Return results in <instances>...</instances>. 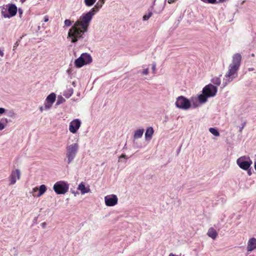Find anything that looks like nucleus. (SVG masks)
I'll return each instance as SVG.
<instances>
[{"label": "nucleus", "mask_w": 256, "mask_h": 256, "mask_svg": "<svg viewBox=\"0 0 256 256\" xmlns=\"http://www.w3.org/2000/svg\"><path fill=\"white\" fill-rule=\"evenodd\" d=\"M94 14L90 10L82 14L70 29L68 38L72 43H76L79 39L84 38V33L87 32L92 17Z\"/></svg>", "instance_id": "obj_1"}, {"label": "nucleus", "mask_w": 256, "mask_h": 256, "mask_svg": "<svg viewBox=\"0 0 256 256\" xmlns=\"http://www.w3.org/2000/svg\"><path fill=\"white\" fill-rule=\"evenodd\" d=\"M241 60L242 56L240 54L236 53L232 56V62L229 65L228 71L223 79V87L227 86L238 76V70L240 66Z\"/></svg>", "instance_id": "obj_2"}, {"label": "nucleus", "mask_w": 256, "mask_h": 256, "mask_svg": "<svg viewBox=\"0 0 256 256\" xmlns=\"http://www.w3.org/2000/svg\"><path fill=\"white\" fill-rule=\"evenodd\" d=\"M217 90V88L212 84L205 86L202 90V94L198 95V96L200 103H205L207 101L208 98L215 96Z\"/></svg>", "instance_id": "obj_3"}, {"label": "nucleus", "mask_w": 256, "mask_h": 256, "mask_svg": "<svg viewBox=\"0 0 256 256\" xmlns=\"http://www.w3.org/2000/svg\"><path fill=\"white\" fill-rule=\"evenodd\" d=\"M79 149L77 143H73L66 146V158L64 161L67 164H70L75 158Z\"/></svg>", "instance_id": "obj_4"}, {"label": "nucleus", "mask_w": 256, "mask_h": 256, "mask_svg": "<svg viewBox=\"0 0 256 256\" xmlns=\"http://www.w3.org/2000/svg\"><path fill=\"white\" fill-rule=\"evenodd\" d=\"M92 62V58L90 54L83 53L77 59L75 60L74 63L76 66L80 68L83 66L89 64Z\"/></svg>", "instance_id": "obj_5"}, {"label": "nucleus", "mask_w": 256, "mask_h": 256, "mask_svg": "<svg viewBox=\"0 0 256 256\" xmlns=\"http://www.w3.org/2000/svg\"><path fill=\"white\" fill-rule=\"evenodd\" d=\"M252 160L248 156H242L236 160V164L243 170H248L252 164Z\"/></svg>", "instance_id": "obj_6"}, {"label": "nucleus", "mask_w": 256, "mask_h": 256, "mask_svg": "<svg viewBox=\"0 0 256 256\" xmlns=\"http://www.w3.org/2000/svg\"><path fill=\"white\" fill-rule=\"evenodd\" d=\"M175 105L176 108L187 110L191 107L190 101L184 96H180L176 98Z\"/></svg>", "instance_id": "obj_7"}, {"label": "nucleus", "mask_w": 256, "mask_h": 256, "mask_svg": "<svg viewBox=\"0 0 256 256\" xmlns=\"http://www.w3.org/2000/svg\"><path fill=\"white\" fill-rule=\"evenodd\" d=\"M53 188L57 194H64L68 190V185L64 181H59L54 184Z\"/></svg>", "instance_id": "obj_8"}, {"label": "nucleus", "mask_w": 256, "mask_h": 256, "mask_svg": "<svg viewBox=\"0 0 256 256\" xmlns=\"http://www.w3.org/2000/svg\"><path fill=\"white\" fill-rule=\"evenodd\" d=\"M18 8L14 4H10L8 6V13L6 10H2L1 14L3 17L4 18H10L16 14Z\"/></svg>", "instance_id": "obj_9"}, {"label": "nucleus", "mask_w": 256, "mask_h": 256, "mask_svg": "<svg viewBox=\"0 0 256 256\" xmlns=\"http://www.w3.org/2000/svg\"><path fill=\"white\" fill-rule=\"evenodd\" d=\"M118 198L115 194H110L104 196V202L106 206H112L118 204Z\"/></svg>", "instance_id": "obj_10"}, {"label": "nucleus", "mask_w": 256, "mask_h": 256, "mask_svg": "<svg viewBox=\"0 0 256 256\" xmlns=\"http://www.w3.org/2000/svg\"><path fill=\"white\" fill-rule=\"evenodd\" d=\"M81 122L78 119H74L72 120L69 126V130L70 132L72 134H75L77 132L80 126Z\"/></svg>", "instance_id": "obj_11"}, {"label": "nucleus", "mask_w": 256, "mask_h": 256, "mask_svg": "<svg viewBox=\"0 0 256 256\" xmlns=\"http://www.w3.org/2000/svg\"><path fill=\"white\" fill-rule=\"evenodd\" d=\"M20 170L16 169L12 170L9 178L10 184L13 185L16 184L17 180H20Z\"/></svg>", "instance_id": "obj_12"}, {"label": "nucleus", "mask_w": 256, "mask_h": 256, "mask_svg": "<svg viewBox=\"0 0 256 256\" xmlns=\"http://www.w3.org/2000/svg\"><path fill=\"white\" fill-rule=\"evenodd\" d=\"M247 251L251 252L256 250V238H252L249 239L247 244Z\"/></svg>", "instance_id": "obj_13"}, {"label": "nucleus", "mask_w": 256, "mask_h": 256, "mask_svg": "<svg viewBox=\"0 0 256 256\" xmlns=\"http://www.w3.org/2000/svg\"><path fill=\"white\" fill-rule=\"evenodd\" d=\"M104 0H99L94 6L90 10L95 14L102 7V5L104 3Z\"/></svg>", "instance_id": "obj_14"}, {"label": "nucleus", "mask_w": 256, "mask_h": 256, "mask_svg": "<svg viewBox=\"0 0 256 256\" xmlns=\"http://www.w3.org/2000/svg\"><path fill=\"white\" fill-rule=\"evenodd\" d=\"M154 132V130L152 126L148 127L145 132V140H150L152 138V135Z\"/></svg>", "instance_id": "obj_15"}, {"label": "nucleus", "mask_w": 256, "mask_h": 256, "mask_svg": "<svg viewBox=\"0 0 256 256\" xmlns=\"http://www.w3.org/2000/svg\"><path fill=\"white\" fill-rule=\"evenodd\" d=\"M38 190V193L37 194V196L39 197L42 196L46 192V188L44 184H42L40 186V188H34L32 190V192H36Z\"/></svg>", "instance_id": "obj_16"}, {"label": "nucleus", "mask_w": 256, "mask_h": 256, "mask_svg": "<svg viewBox=\"0 0 256 256\" xmlns=\"http://www.w3.org/2000/svg\"><path fill=\"white\" fill-rule=\"evenodd\" d=\"M78 189L80 191L82 194L90 192V190L89 188H86L83 182H81L78 186Z\"/></svg>", "instance_id": "obj_17"}, {"label": "nucleus", "mask_w": 256, "mask_h": 256, "mask_svg": "<svg viewBox=\"0 0 256 256\" xmlns=\"http://www.w3.org/2000/svg\"><path fill=\"white\" fill-rule=\"evenodd\" d=\"M144 131V130L143 128H138L134 130V139L136 140L142 138Z\"/></svg>", "instance_id": "obj_18"}, {"label": "nucleus", "mask_w": 256, "mask_h": 256, "mask_svg": "<svg viewBox=\"0 0 256 256\" xmlns=\"http://www.w3.org/2000/svg\"><path fill=\"white\" fill-rule=\"evenodd\" d=\"M207 235L212 239L215 240L218 236V233L212 227L208 229Z\"/></svg>", "instance_id": "obj_19"}, {"label": "nucleus", "mask_w": 256, "mask_h": 256, "mask_svg": "<svg viewBox=\"0 0 256 256\" xmlns=\"http://www.w3.org/2000/svg\"><path fill=\"white\" fill-rule=\"evenodd\" d=\"M197 100H198V97L196 98V96H192L189 100L191 106L193 108H196L200 106V104H201L199 102H196Z\"/></svg>", "instance_id": "obj_20"}, {"label": "nucleus", "mask_w": 256, "mask_h": 256, "mask_svg": "<svg viewBox=\"0 0 256 256\" xmlns=\"http://www.w3.org/2000/svg\"><path fill=\"white\" fill-rule=\"evenodd\" d=\"M56 98V94L54 93H52L47 96L46 101L50 103L51 104H53V103L55 102Z\"/></svg>", "instance_id": "obj_21"}, {"label": "nucleus", "mask_w": 256, "mask_h": 256, "mask_svg": "<svg viewBox=\"0 0 256 256\" xmlns=\"http://www.w3.org/2000/svg\"><path fill=\"white\" fill-rule=\"evenodd\" d=\"M210 132L213 135L216 136H220V133L218 130L214 128H209Z\"/></svg>", "instance_id": "obj_22"}, {"label": "nucleus", "mask_w": 256, "mask_h": 256, "mask_svg": "<svg viewBox=\"0 0 256 256\" xmlns=\"http://www.w3.org/2000/svg\"><path fill=\"white\" fill-rule=\"evenodd\" d=\"M96 0H84L85 4L88 7H90L94 4Z\"/></svg>", "instance_id": "obj_23"}, {"label": "nucleus", "mask_w": 256, "mask_h": 256, "mask_svg": "<svg viewBox=\"0 0 256 256\" xmlns=\"http://www.w3.org/2000/svg\"><path fill=\"white\" fill-rule=\"evenodd\" d=\"M212 82L217 86H219L220 84V78L215 77L212 79Z\"/></svg>", "instance_id": "obj_24"}, {"label": "nucleus", "mask_w": 256, "mask_h": 256, "mask_svg": "<svg viewBox=\"0 0 256 256\" xmlns=\"http://www.w3.org/2000/svg\"><path fill=\"white\" fill-rule=\"evenodd\" d=\"M152 13L151 11L149 12L148 14H144L143 17L142 19L143 20H148L152 16Z\"/></svg>", "instance_id": "obj_25"}, {"label": "nucleus", "mask_w": 256, "mask_h": 256, "mask_svg": "<svg viewBox=\"0 0 256 256\" xmlns=\"http://www.w3.org/2000/svg\"><path fill=\"white\" fill-rule=\"evenodd\" d=\"M164 8V6L163 4H161L160 6L158 8H156L154 10V12L156 13H160Z\"/></svg>", "instance_id": "obj_26"}, {"label": "nucleus", "mask_w": 256, "mask_h": 256, "mask_svg": "<svg viewBox=\"0 0 256 256\" xmlns=\"http://www.w3.org/2000/svg\"><path fill=\"white\" fill-rule=\"evenodd\" d=\"M52 104H51L50 103L46 102H46L44 103V110H49L52 107Z\"/></svg>", "instance_id": "obj_27"}, {"label": "nucleus", "mask_w": 256, "mask_h": 256, "mask_svg": "<svg viewBox=\"0 0 256 256\" xmlns=\"http://www.w3.org/2000/svg\"><path fill=\"white\" fill-rule=\"evenodd\" d=\"M72 94H73L72 89H70L68 90V94H64V96H65L66 97L68 98L72 95Z\"/></svg>", "instance_id": "obj_28"}, {"label": "nucleus", "mask_w": 256, "mask_h": 256, "mask_svg": "<svg viewBox=\"0 0 256 256\" xmlns=\"http://www.w3.org/2000/svg\"><path fill=\"white\" fill-rule=\"evenodd\" d=\"M72 22H72V21H71L70 20H68V19H67V20H64V26H70L72 24Z\"/></svg>", "instance_id": "obj_29"}, {"label": "nucleus", "mask_w": 256, "mask_h": 256, "mask_svg": "<svg viewBox=\"0 0 256 256\" xmlns=\"http://www.w3.org/2000/svg\"><path fill=\"white\" fill-rule=\"evenodd\" d=\"M204 2H208L210 4H214L216 2V0H201Z\"/></svg>", "instance_id": "obj_30"}, {"label": "nucleus", "mask_w": 256, "mask_h": 256, "mask_svg": "<svg viewBox=\"0 0 256 256\" xmlns=\"http://www.w3.org/2000/svg\"><path fill=\"white\" fill-rule=\"evenodd\" d=\"M152 71L154 74L156 73V64L155 62L153 63L152 64Z\"/></svg>", "instance_id": "obj_31"}, {"label": "nucleus", "mask_w": 256, "mask_h": 256, "mask_svg": "<svg viewBox=\"0 0 256 256\" xmlns=\"http://www.w3.org/2000/svg\"><path fill=\"white\" fill-rule=\"evenodd\" d=\"M148 71H149V70H148V68H146V69L142 71V73L143 74H144V75H148Z\"/></svg>", "instance_id": "obj_32"}, {"label": "nucleus", "mask_w": 256, "mask_h": 256, "mask_svg": "<svg viewBox=\"0 0 256 256\" xmlns=\"http://www.w3.org/2000/svg\"><path fill=\"white\" fill-rule=\"evenodd\" d=\"M15 113L14 112H10L8 114V116L10 117V118H14L15 116Z\"/></svg>", "instance_id": "obj_33"}, {"label": "nucleus", "mask_w": 256, "mask_h": 256, "mask_svg": "<svg viewBox=\"0 0 256 256\" xmlns=\"http://www.w3.org/2000/svg\"><path fill=\"white\" fill-rule=\"evenodd\" d=\"M133 147L134 148H138V145L137 142H136V140H133Z\"/></svg>", "instance_id": "obj_34"}, {"label": "nucleus", "mask_w": 256, "mask_h": 256, "mask_svg": "<svg viewBox=\"0 0 256 256\" xmlns=\"http://www.w3.org/2000/svg\"><path fill=\"white\" fill-rule=\"evenodd\" d=\"M6 128V125L0 121V130H2Z\"/></svg>", "instance_id": "obj_35"}, {"label": "nucleus", "mask_w": 256, "mask_h": 256, "mask_svg": "<svg viewBox=\"0 0 256 256\" xmlns=\"http://www.w3.org/2000/svg\"><path fill=\"white\" fill-rule=\"evenodd\" d=\"M6 112V109L3 108H0V114H4Z\"/></svg>", "instance_id": "obj_36"}, {"label": "nucleus", "mask_w": 256, "mask_h": 256, "mask_svg": "<svg viewBox=\"0 0 256 256\" xmlns=\"http://www.w3.org/2000/svg\"><path fill=\"white\" fill-rule=\"evenodd\" d=\"M248 171V176H251L252 174V170L250 169V168L248 169V170H246Z\"/></svg>", "instance_id": "obj_37"}, {"label": "nucleus", "mask_w": 256, "mask_h": 256, "mask_svg": "<svg viewBox=\"0 0 256 256\" xmlns=\"http://www.w3.org/2000/svg\"><path fill=\"white\" fill-rule=\"evenodd\" d=\"M245 124H246L245 123H244L242 125V126H241L240 128V130H239V131L240 132H241L242 130V129L244 128V126H245Z\"/></svg>", "instance_id": "obj_38"}, {"label": "nucleus", "mask_w": 256, "mask_h": 256, "mask_svg": "<svg viewBox=\"0 0 256 256\" xmlns=\"http://www.w3.org/2000/svg\"><path fill=\"white\" fill-rule=\"evenodd\" d=\"M48 16H45L44 18V22H48Z\"/></svg>", "instance_id": "obj_39"}, {"label": "nucleus", "mask_w": 256, "mask_h": 256, "mask_svg": "<svg viewBox=\"0 0 256 256\" xmlns=\"http://www.w3.org/2000/svg\"><path fill=\"white\" fill-rule=\"evenodd\" d=\"M120 158H120H126V154H122L120 156V158Z\"/></svg>", "instance_id": "obj_40"}, {"label": "nucleus", "mask_w": 256, "mask_h": 256, "mask_svg": "<svg viewBox=\"0 0 256 256\" xmlns=\"http://www.w3.org/2000/svg\"><path fill=\"white\" fill-rule=\"evenodd\" d=\"M46 222H42V224H41V226H42V228H46Z\"/></svg>", "instance_id": "obj_41"}, {"label": "nucleus", "mask_w": 256, "mask_h": 256, "mask_svg": "<svg viewBox=\"0 0 256 256\" xmlns=\"http://www.w3.org/2000/svg\"><path fill=\"white\" fill-rule=\"evenodd\" d=\"M4 52L2 50H0V56L2 57L4 56Z\"/></svg>", "instance_id": "obj_42"}, {"label": "nucleus", "mask_w": 256, "mask_h": 256, "mask_svg": "<svg viewBox=\"0 0 256 256\" xmlns=\"http://www.w3.org/2000/svg\"><path fill=\"white\" fill-rule=\"evenodd\" d=\"M254 70V68H248V70L249 72L253 71Z\"/></svg>", "instance_id": "obj_43"}, {"label": "nucleus", "mask_w": 256, "mask_h": 256, "mask_svg": "<svg viewBox=\"0 0 256 256\" xmlns=\"http://www.w3.org/2000/svg\"><path fill=\"white\" fill-rule=\"evenodd\" d=\"M44 110V108L43 106H40V110L41 112H42Z\"/></svg>", "instance_id": "obj_44"}, {"label": "nucleus", "mask_w": 256, "mask_h": 256, "mask_svg": "<svg viewBox=\"0 0 256 256\" xmlns=\"http://www.w3.org/2000/svg\"><path fill=\"white\" fill-rule=\"evenodd\" d=\"M18 46V44L16 42L14 45V50L16 48V46Z\"/></svg>", "instance_id": "obj_45"}, {"label": "nucleus", "mask_w": 256, "mask_h": 256, "mask_svg": "<svg viewBox=\"0 0 256 256\" xmlns=\"http://www.w3.org/2000/svg\"><path fill=\"white\" fill-rule=\"evenodd\" d=\"M18 12L20 14H22V10L20 8H19L18 9Z\"/></svg>", "instance_id": "obj_46"}, {"label": "nucleus", "mask_w": 256, "mask_h": 256, "mask_svg": "<svg viewBox=\"0 0 256 256\" xmlns=\"http://www.w3.org/2000/svg\"><path fill=\"white\" fill-rule=\"evenodd\" d=\"M168 256H178L175 254H173L172 253H170Z\"/></svg>", "instance_id": "obj_47"}, {"label": "nucleus", "mask_w": 256, "mask_h": 256, "mask_svg": "<svg viewBox=\"0 0 256 256\" xmlns=\"http://www.w3.org/2000/svg\"><path fill=\"white\" fill-rule=\"evenodd\" d=\"M226 0H218V2H223Z\"/></svg>", "instance_id": "obj_48"}, {"label": "nucleus", "mask_w": 256, "mask_h": 256, "mask_svg": "<svg viewBox=\"0 0 256 256\" xmlns=\"http://www.w3.org/2000/svg\"><path fill=\"white\" fill-rule=\"evenodd\" d=\"M26 0H20V2L23 3Z\"/></svg>", "instance_id": "obj_49"}, {"label": "nucleus", "mask_w": 256, "mask_h": 256, "mask_svg": "<svg viewBox=\"0 0 256 256\" xmlns=\"http://www.w3.org/2000/svg\"><path fill=\"white\" fill-rule=\"evenodd\" d=\"M126 144L124 147V148H126Z\"/></svg>", "instance_id": "obj_50"}, {"label": "nucleus", "mask_w": 256, "mask_h": 256, "mask_svg": "<svg viewBox=\"0 0 256 256\" xmlns=\"http://www.w3.org/2000/svg\"><path fill=\"white\" fill-rule=\"evenodd\" d=\"M67 72H68V73L70 74V70H67Z\"/></svg>", "instance_id": "obj_51"}, {"label": "nucleus", "mask_w": 256, "mask_h": 256, "mask_svg": "<svg viewBox=\"0 0 256 256\" xmlns=\"http://www.w3.org/2000/svg\"><path fill=\"white\" fill-rule=\"evenodd\" d=\"M60 104V102H58L57 103H56L57 104Z\"/></svg>", "instance_id": "obj_52"}, {"label": "nucleus", "mask_w": 256, "mask_h": 256, "mask_svg": "<svg viewBox=\"0 0 256 256\" xmlns=\"http://www.w3.org/2000/svg\"><path fill=\"white\" fill-rule=\"evenodd\" d=\"M152 8H154V6H152Z\"/></svg>", "instance_id": "obj_53"}]
</instances>
